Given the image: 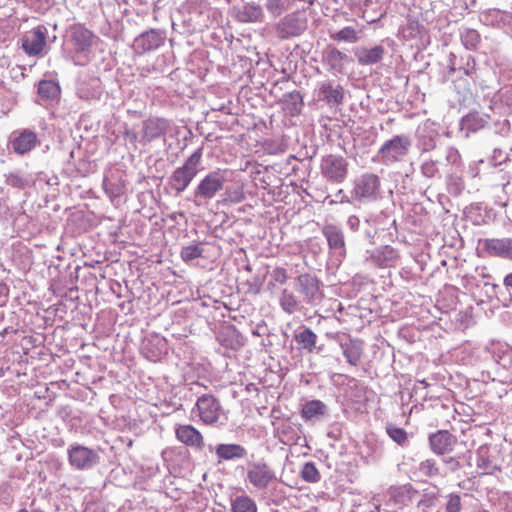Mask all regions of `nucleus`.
Here are the masks:
<instances>
[{"instance_id":"nucleus-35","label":"nucleus","mask_w":512,"mask_h":512,"mask_svg":"<svg viewBox=\"0 0 512 512\" xmlns=\"http://www.w3.org/2000/svg\"><path fill=\"white\" fill-rule=\"evenodd\" d=\"M487 121L479 113H469L461 119V130H466V136L469 132H477L486 125Z\"/></svg>"},{"instance_id":"nucleus-8","label":"nucleus","mask_w":512,"mask_h":512,"mask_svg":"<svg viewBox=\"0 0 512 512\" xmlns=\"http://www.w3.org/2000/svg\"><path fill=\"white\" fill-rule=\"evenodd\" d=\"M67 455L70 466L75 470H90L100 462L98 451L79 443H72Z\"/></svg>"},{"instance_id":"nucleus-12","label":"nucleus","mask_w":512,"mask_h":512,"mask_svg":"<svg viewBox=\"0 0 512 512\" xmlns=\"http://www.w3.org/2000/svg\"><path fill=\"white\" fill-rule=\"evenodd\" d=\"M457 443V437L445 429L437 430L428 436L429 448L437 456H444L452 453Z\"/></svg>"},{"instance_id":"nucleus-45","label":"nucleus","mask_w":512,"mask_h":512,"mask_svg":"<svg viewBox=\"0 0 512 512\" xmlns=\"http://www.w3.org/2000/svg\"><path fill=\"white\" fill-rule=\"evenodd\" d=\"M204 252L203 247L199 243H194L188 246H184L181 249L180 257L184 262H190L194 259L202 257Z\"/></svg>"},{"instance_id":"nucleus-18","label":"nucleus","mask_w":512,"mask_h":512,"mask_svg":"<svg viewBox=\"0 0 512 512\" xmlns=\"http://www.w3.org/2000/svg\"><path fill=\"white\" fill-rule=\"evenodd\" d=\"M71 42L78 55L89 53L95 38L94 33L83 24H73L69 28Z\"/></svg>"},{"instance_id":"nucleus-53","label":"nucleus","mask_w":512,"mask_h":512,"mask_svg":"<svg viewBox=\"0 0 512 512\" xmlns=\"http://www.w3.org/2000/svg\"><path fill=\"white\" fill-rule=\"evenodd\" d=\"M347 226L352 231H358L360 227V219L356 215H351L347 219Z\"/></svg>"},{"instance_id":"nucleus-43","label":"nucleus","mask_w":512,"mask_h":512,"mask_svg":"<svg viewBox=\"0 0 512 512\" xmlns=\"http://www.w3.org/2000/svg\"><path fill=\"white\" fill-rule=\"evenodd\" d=\"M330 37L335 41L346 43H356L359 39L357 31L351 26L344 27L338 32L331 34Z\"/></svg>"},{"instance_id":"nucleus-24","label":"nucleus","mask_w":512,"mask_h":512,"mask_svg":"<svg viewBox=\"0 0 512 512\" xmlns=\"http://www.w3.org/2000/svg\"><path fill=\"white\" fill-rule=\"evenodd\" d=\"M357 62L361 66L375 65L381 62L386 54V50L381 45H375L371 48L357 47L353 50Z\"/></svg>"},{"instance_id":"nucleus-28","label":"nucleus","mask_w":512,"mask_h":512,"mask_svg":"<svg viewBox=\"0 0 512 512\" xmlns=\"http://www.w3.org/2000/svg\"><path fill=\"white\" fill-rule=\"evenodd\" d=\"M418 495V491L411 484L393 486L389 489L390 500L395 504L406 506Z\"/></svg>"},{"instance_id":"nucleus-11","label":"nucleus","mask_w":512,"mask_h":512,"mask_svg":"<svg viewBox=\"0 0 512 512\" xmlns=\"http://www.w3.org/2000/svg\"><path fill=\"white\" fill-rule=\"evenodd\" d=\"M207 448L210 453L215 454L217 464L242 460L248 455L247 449L237 443H219L215 446L208 444Z\"/></svg>"},{"instance_id":"nucleus-41","label":"nucleus","mask_w":512,"mask_h":512,"mask_svg":"<svg viewBox=\"0 0 512 512\" xmlns=\"http://www.w3.org/2000/svg\"><path fill=\"white\" fill-rule=\"evenodd\" d=\"M418 471L429 478L445 477L446 475L442 472L436 460L432 458L421 461L418 465Z\"/></svg>"},{"instance_id":"nucleus-33","label":"nucleus","mask_w":512,"mask_h":512,"mask_svg":"<svg viewBox=\"0 0 512 512\" xmlns=\"http://www.w3.org/2000/svg\"><path fill=\"white\" fill-rule=\"evenodd\" d=\"M302 300L298 298L293 291L283 289L279 297V305L282 310L288 314L298 312L302 308Z\"/></svg>"},{"instance_id":"nucleus-27","label":"nucleus","mask_w":512,"mask_h":512,"mask_svg":"<svg viewBox=\"0 0 512 512\" xmlns=\"http://www.w3.org/2000/svg\"><path fill=\"white\" fill-rule=\"evenodd\" d=\"M219 343L229 349L238 350L244 346V337L233 325L223 327L218 333Z\"/></svg>"},{"instance_id":"nucleus-44","label":"nucleus","mask_w":512,"mask_h":512,"mask_svg":"<svg viewBox=\"0 0 512 512\" xmlns=\"http://www.w3.org/2000/svg\"><path fill=\"white\" fill-rule=\"evenodd\" d=\"M441 162L439 159L427 158L423 160L420 170L421 174L427 178H434L439 175Z\"/></svg>"},{"instance_id":"nucleus-55","label":"nucleus","mask_w":512,"mask_h":512,"mask_svg":"<svg viewBox=\"0 0 512 512\" xmlns=\"http://www.w3.org/2000/svg\"><path fill=\"white\" fill-rule=\"evenodd\" d=\"M503 284L506 288L512 289V272L504 277Z\"/></svg>"},{"instance_id":"nucleus-60","label":"nucleus","mask_w":512,"mask_h":512,"mask_svg":"<svg viewBox=\"0 0 512 512\" xmlns=\"http://www.w3.org/2000/svg\"><path fill=\"white\" fill-rule=\"evenodd\" d=\"M4 153H5V149L0 146V154H4Z\"/></svg>"},{"instance_id":"nucleus-59","label":"nucleus","mask_w":512,"mask_h":512,"mask_svg":"<svg viewBox=\"0 0 512 512\" xmlns=\"http://www.w3.org/2000/svg\"><path fill=\"white\" fill-rule=\"evenodd\" d=\"M494 152H495V153H499V155H500V156L502 155V150H501V149L496 148V149L494 150Z\"/></svg>"},{"instance_id":"nucleus-4","label":"nucleus","mask_w":512,"mask_h":512,"mask_svg":"<svg viewBox=\"0 0 512 512\" xmlns=\"http://www.w3.org/2000/svg\"><path fill=\"white\" fill-rule=\"evenodd\" d=\"M294 288L305 305L315 307L319 305L324 298L322 289L323 283L315 275L310 273L297 276Z\"/></svg>"},{"instance_id":"nucleus-23","label":"nucleus","mask_w":512,"mask_h":512,"mask_svg":"<svg viewBox=\"0 0 512 512\" xmlns=\"http://www.w3.org/2000/svg\"><path fill=\"white\" fill-rule=\"evenodd\" d=\"M170 128V122L165 118L150 117L143 122L142 139L151 142L164 136Z\"/></svg>"},{"instance_id":"nucleus-34","label":"nucleus","mask_w":512,"mask_h":512,"mask_svg":"<svg viewBox=\"0 0 512 512\" xmlns=\"http://www.w3.org/2000/svg\"><path fill=\"white\" fill-rule=\"evenodd\" d=\"M230 512H258V507L253 498L241 494L231 498Z\"/></svg>"},{"instance_id":"nucleus-20","label":"nucleus","mask_w":512,"mask_h":512,"mask_svg":"<svg viewBox=\"0 0 512 512\" xmlns=\"http://www.w3.org/2000/svg\"><path fill=\"white\" fill-rule=\"evenodd\" d=\"M480 244L489 256L512 261V238H487Z\"/></svg>"},{"instance_id":"nucleus-31","label":"nucleus","mask_w":512,"mask_h":512,"mask_svg":"<svg viewBox=\"0 0 512 512\" xmlns=\"http://www.w3.org/2000/svg\"><path fill=\"white\" fill-rule=\"evenodd\" d=\"M328 414L327 406L320 400L306 402L301 409V417L305 421L320 419Z\"/></svg>"},{"instance_id":"nucleus-15","label":"nucleus","mask_w":512,"mask_h":512,"mask_svg":"<svg viewBox=\"0 0 512 512\" xmlns=\"http://www.w3.org/2000/svg\"><path fill=\"white\" fill-rule=\"evenodd\" d=\"M47 28L39 25L28 31L21 38V48L29 56H37L42 53L46 45Z\"/></svg>"},{"instance_id":"nucleus-25","label":"nucleus","mask_w":512,"mask_h":512,"mask_svg":"<svg viewBox=\"0 0 512 512\" xmlns=\"http://www.w3.org/2000/svg\"><path fill=\"white\" fill-rule=\"evenodd\" d=\"M175 435L177 440L187 446L196 449H202L204 447L202 434L192 425H180L176 428Z\"/></svg>"},{"instance_id":"nucleus-47","label":"nucleus","mask_w":512,"mask_h":512,"mask_svg":"<svg viewBox=\"0 0 512 512\" xmlns=\"http://www.w3.org/2000/svg\"><path fill=\"white\" fill-rule=\"evenodd\" d=\"M442 463L445 466V471L449 473H455L459 471L463 465L461 463V456H446L442 458Z\"/></svg>"},{"instance_id":"nucleus-39","label":"nucleus","mask_w":512,"mask_h":512,"mask_svg":"<svg viewBox=\"0 0 512 512\" xmlns=\"http://www.w3.org/2000/svg\"><path fill=\"white\" fill-rule=\"evenodd\" d=\"M37 92L45 100H55L60 95V86L53 80H41Z\"/></svg>"},{"instance_id":"nucleus-13","label":"nucleus","mask_w":512,"mask_h":512,"mask_svg":"<svg viewBox=\"0 0 512 512\" xmlns=\"http://www.w3.org/2000/svg\"><path fill=\"white\" fill-rule=\"evenodd\" d=\"M315 95L318 101L325 102L330 107H336L344 101V88L333 80H325L318 84Z\"/></svg>"},{"instance_id":"nucleus-29","label":"nucleus","mask_w":512,"mask_h":512,"mask_svg":"<svg viewBox=\"0 0 512 512\" xmlns=\"http://www.w3.org/2000/svg\"><path fill=\"white\" fill-rule=\"evenodd\" d=\"M476 454L477 467L483 471V474L493 475L495 472L501 471V467L491 457L488 445H481Z\"/></svg>"},{"instance_id":"nucleus-7","label":"nucleus","mask_w":512,"mask_h":512,"mask_svg":"<svg viewBox=\"0 0 512 512\" xmlns=\"http://www.w3.org/2000/svg\"><path fill=\"white\" fill-rule=\"evenodd\" d=\"M380 187L379 176L366 172L355 178L351 195L359 202L374 201L380 195Z\"/></svg>"},{"instance_id":"nucleus-54","label":"nucleus","mask_w":512,"mask_h":512,"mask_svg":"<svg viewBox=\"0 0 512 512\" xmlns=\"http://www.w3.org/2000/svg\"><path fill=\"white\" fill-rule=\"evenodd\" d=\"M245 199L242 189H237L230 194V200L234 203H240Z\"/></svg>"},{"instance_id":"nucleus-22","label":"nucleus","mask_w":512,"mask_h":512,"mask_svg":"<svg viewBox=\"0 0 512 512\" xmlns=\"http://www.w3.org/2000/svg\"><path fill=\"white\" fill-rule=\"evenodd\" d=\"M165 38L156 29L143 32L134 40V48L138 53H146L158 49L163 45Z\"/></svg>"},{"instance_id":"nucleus-48","label":"nucleus","mask_w":512,"mask_h":512,"mask_svg":"<svg viewBox=\"0 0 512 512\" xmlns=\"http://www.w3.org/2000/svg\"><path fill=\"white\" fill-rule=\"evenodd\" d=\"M418 146L422 153H426L435 149V134L421 135L418 140Z\"/></svg>"},{"instance_id":"nucleus-38","label":"nucleus","mask_w":512,"mask_h":512,"mask_svg":"<svg viewBox=\"0 0 512 512\" xmlns=\"http://www.w3.org/2000/svg\"><path fill=\"white\" fill-rule=\"evenodd\" d=\"M460 40L467 50H477L481 43L480 33L472 28H463L460 30Z\"/></svg>"},{"instance_id":"nucleus-30","label":"nucleus","mask_w":512,"mask_h":512,"mask_svg":"<svg viewBox=\"0 0 512 512\" xmlns=\"http://www.w3.org/2000/svg\"><path fill=\"white\" fill-rule=\"evenodd\" d=\"M302 32V27L293 16L284 17L276 26V34L281 39L298 36Z\"/></svg>"},{"instance_id":"nucleus-9","label":"nucleus","mask_w":512,"mask_h":512,"mask_svg":"<svg viewBox=\"0 0 512 512\" xmlns=\"http://www.w3.org/2000/svg\"><path fill=\"white\" fill-rule=\"evenodd\" d=\"M457 71L462 72L466 78L475 81L478 77L475 57L471 54H464L457 58L454 53H451L448 58L447 78L452 79Z\"/></svg>"},{"instance_id":"nucleus-51","label":"nucleus","mask_w":512,"mask_h":512,"mask_svg":"<svg viewBox=\"0 0 512 512\" xmlns=\"http://www.w3.org/2000/svg\"><path fill=\"white\" fill-rule=\"evenodd\" d=\"M446 161L452 165H458L461 161L459 151L454 147H448L445 154Z\"/></svg>"},{"instance_id":"nucleus-49","label":"nucleus","mask_w":512,"mask_h":512,"mask_svg":"<svg viewBox=\"0 0 512 512\" xmlns=\"http://www.w3.org/2000/svg\"><path fill=\"white\" fill-rule=\"evenodd\" d=\"M461 509V497L458 494H449L448 501L446 503V512H460Z\"/></svg>"},{"instance_id":"nucleus-40","label":"nucleus","mask_w":512,"mask_h":512,"mask_svg":"<svg viewBox=\"0 0 512 512\" xmlns=\"http://www.w3.org/2000/svg\"><path fill=\"white\" fill-rule=\"evenodd\" d=\"M282 101L285 108L291 115H296L301 112L303 107V97L299 91L294 90L292 92L285 93Z\"/></svg>"},{"instance_id":"nucleus-50","label":"nucleus","mask_w":512,"mask_h":512,"mask_svg":"<svg viewBox=\"0 0 512 512\" xmlns=\"http://www.w3.org/2000/svg\"><path fill=\"white\" fill-rule=\"evenodd\" d=\"M271 278L279 284H285L289 279V276L285 268L276 267L273 269L271 273Z\"/></svg>"},{"instance_id":"nucleus-19","label":"nucleus","mask_w":512,"mask_h":512,"mask_svg":"<svg viewBox=\"0 0 512 512\" xmlns=\"http://www.w3.org/2000/svg\"><path fill=\"white\" fill-rule=\"evenodd\" d=\"M398 251L390 245H383L367 251L365 263L375 267L394 266L398 259Z\"/></svg>"},{"instance_id":"nucleus-37","label":"nucleus","mask_w":512,"mask_h":512,"mask_svg":"<svg viewBox=\"0 0 512 512\" xmlns=\"http://www.w3.org/2000/svg\"><path fill=\"white\" fill-rule=\"evenodd\" d=\"M385 431L391 440L394 441L397 445L402 448L408 447L410 440L409 435L405 429L389 422L385 425Z\"/></svg>"},{"instance_id":"nucleus-46","label":"nucleus","mask_w":512,"mask_h":512,"mask_svg":"<svg viewBox=\"0 0 512 512\" xmlns=\"http://www.w3.org/2000/svg\"><path fill=\"white\" fill-rule=\"evenodd\" d=\"M102 186L105 193L110 198H117L123 193V187L120 184L113 182L109 178L103 179Z\"/></svg>"},{"instance_id":"nucleus-52","label":"nucleus","mask_w":512,"mask_h":512,"mask_svg":"<svg viewBox=\"0 0 512 512\" xmlns=\"http://www.w3.org/2000/svg\"><path fill=\"white\" fill-rule=\"evenodd\" d=\"M265 5L268 11H270L273 15H280L282 13V0H267Z\"/></svg>"},{"instance_id":"nucleus-58","label":"nucleus","mask_w":512,"mask_h":512,"mask_svg":"<svg viewBox=\"0 0 512 512\" xmlns=\"http://www.w3.org/2000/svg\"><path fill=\"white\" fill-rule=\"evenodd\" d=\"M7 290V287L5 285L0 286V292H4Z\"/></svg>"},{"instance_id":"nucleus-2","label":"nucleus","mask_w":512,"mask_h":512,"mask_svg":"<svg viewBox=\"0 0 512 512\" xmlns=\"http://www.w3.org/2000/svg\"><path fill=\"white\" fill-rule=\"evenodd\" d=\"M203 149H196L180 166L177 167L169 177L168 183L177 195L184 192L199 172Z\"/></svg>"},{"instance_id":"nucleus-3","label":"nucleus","mask_w":512,"mask_h":512,"mask_svg":"<svg viewBox=\"0 0 512 512\" xmlns=\"http://www.w3.org/2000/svg\"><path fill=\"white\" fill-rule=\"evenodd\" d=\"M411 147L412 140L410 136L405 134L395 135L382 144L377 152V157L382 164L390 166L403 161L409 154Z\"/></svg>"},{"instance_id":"nucleus-42","label":"nucleus","mask_w":512,"mask_h":512,"mask_svg":"<svg viewBox=\"0 0 512 512\" xmlns=\"http://www.w3.org/2000/svg\"><path fill=\"white\" fill-rule=\"evenodd\" d=\"M300 477L305 482L316 483L321 475L314 462H306L301 468Z\"/></svg>"},{"instance_id":"nucleus-26","label":"nucleus","mask_w":512,"mask_h":512,"mask_svg":"<svg viewBox=\"0 0 512 512\" xmlns=\"http://www.w3.org/2000/svg\"><path fill=\"white\" fill-rule=\"evenodd\" d=\"M4 183L12 188L24 190L35 184L33 177L21 169H11L3 174Z\"/></svg>"},{"instance_id":"nucleus-10","label":"nucleus","mask_w":512,"mask_h":512,"mask_svg":"<svg viewBox=\"0 0 512 512\" xmlns=\"http://www.w3.org/2000/svg\"><path fill=\"white\" fill-rule=\"evenodd\" d=\"M9 145L14 153L23 156L40 145V140L33 130L19 129L11 133Z\"/></svg>"},{"instance_id":"nucleus-56","label":"nucleus","mask_w":512,"mask_h":512,"mask_svg":"<svg viewBox=\"0 0 512 512\" xmlns=\"http://www.w3.org/2000/svg\"><path fill=\"white\" fill-rule=\"evenodd\" d=\"M19 512H30V511H28V510H27V509H25V508H22V509H20V510H19ZM31 512H43V511H40V510H32Z\"/></svg>"},{"instance_id":"nucleus-57","label":"nucleus","mask_w":512,"mask_h":512,"mask_svg":"<svg viewBox=\"0 0 512 512\" xmlns=\"http://www.w3.org/2000/svg\"><path fill=\"white\" fill-rule=\"evenodd\" d=\"M80 97L81 98H85V99H89L88 95L84 94L83 90L80 91Z\"/></svg>"},{"instance_id":"nucleus-1","label":"nucleus","mask_w":512,"mask_h":512,"mask_svg":"<svg viewBox=\"0 0 512 512\" xmlns=\"http://www.w3.org/2000/svg\"><path fill=\"white\" fill-rule=\"evenodd\" d=\"M227 181V171L215 169L206 174L193 189L189 198L195 205L208 204L220 191Z\"/></svg>"},{"instance_id":"nucleus-6","label":"nucleus","mask_w":512,"mask_h":512,"mask_svg":"<svg viewBox=\"0 0 512 512\" xmlns=\"http://www.w3.org/2000/svg\"><path fill=\"white\" fill-rule=\"evenodd\" d=\"M275 480V471L264 458L247 462L245 481L255 489H267Z\"/></svg>"},{"instance_id":"nucleus-17","label":"nucleus","mask_w":512,"mask_h":512,"mask_svg":"<svg viewBox=\"0 0 512 512\" xmlns=\"http://www.w3.org/2000/svg\"><path fill=\"white\" fill-rule=\"evenodd\" d=\"M352 62L351 57L334 46L328 45L322 52V63L334 75L343 74L346 65Z\"/></svg>"},{"instance_id":"nucleus-21","label":"nucleus","mask_w":512,"mask_h":512,"mask_svg":"<svg viewBox=\"0 0 512 512\" xmlns=\"http://www.w3.org/2000/svg\"><path fill=\"white\" fill-rule=\"evenodd\" d=\"M196 407L200 419L206 424H213L218 421L220 416V403L211 394H204L198 398Z\"/></svg>"},{"instance_id":"nucleus-36","label":"nucleus","mask_w":512,"mask_h":512,"mask_svg":"<svg viewBox=\"0 0 512 512\" xmlns=\"http://www.w3.org/2000/svg\"><path fill=\"white\" fill-rule=\"evenodd\" d=\"M343 355L346 361L353 366H356L362 356V346L358 341L350 340L347 343L341 344Z\"/></svg>"},{"instance_id":"nucleus-32","label":"nucleus","mask_w":512,"mask_h":512,"mask_svg":"<svg viewBox=\"0 0 512 512\" xmlns=\"http://www.w3.org/2000/svg\"><path fill=\"white\" fill-rule=\"evenodd\" d=\"M236 17L240 22H258L262 20L263 11L260 5L255 3H246L237 8Z\"/></svg>"},{"instance_id":"nucleus-16","label":"nucleus","mask_w":512,"mask_h":512,"mask_svg":"<svg viewBox=\"0 0 512 512\" xmlns=\"http://www.w3.org/2000/svg\"><path fill=\"white\" fill-rule=\"evenodd\" d=\"M321 231L327 241L329 249L339 261H342L347 254L345 236L342 228L335 224H325Z\"/></svg>"},{"instance_id":"nucleus-14","label":"nucleus","mask_w":512,"mask_h":512,"mask_svg":"<svg viewBox=\"0 0 512 512\" xmlns=\"http://www.w3.org/2000/svg\"><path fill=\"white\" fill-rule=\"evenodd\" d=\"M293 339L297 344V350L300 352L320 354L324 351V344H317L318 336L316 333L305 325L294 331Z\"/></svg>"},{"instance_id":"nucleus-5","label":"nucleus","mask_w":512,"mask_h":512,"mask_svg":"<svg viewBox=\"0 0 512 512\" xmlns=\"http://www.w3.org/2000/svg\"><path fill=\"white\" fill-rule=\"evenodd\" d=\"M320 174L330 184H342L349 174L348 160L337 154H327L320 160Z\"/></svg>"}]
</instances>
